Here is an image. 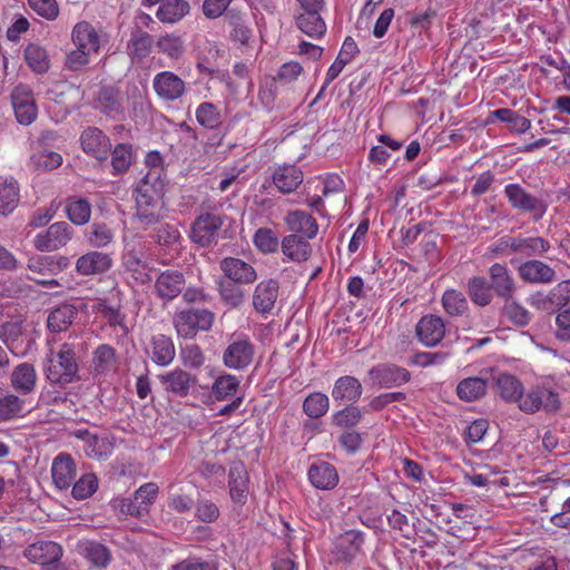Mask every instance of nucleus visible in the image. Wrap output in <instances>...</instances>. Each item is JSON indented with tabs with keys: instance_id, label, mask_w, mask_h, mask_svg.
<instances>
[{
	"instance_id": "nucleus-1",
	"label": "nucleus",
	"mask_w": 570,
	"mask_h": 570,
	"mask_svg": "<svg viewBox=\"0 0 570 570\" xmlns=\"http://www.w3.org/2000/svg\"><path fill=\"white\" fill-rule=\"evenodd\" d=\"M136 213L135 219L144 229L163 220L167 213L164 202V184L159 173L149 171L135 189Z\"/></svg>"
},
{
	"instance_id": "nucleus-2",
	"label": "nucleus",
	"mask_w": 570,
	"mask_h": 570,
	"mask_svg": "<svg viewBox=\"0 0 570 570\" xmlns=\"http://www.w3.org/2000/svg\"><path fill=\"white\" fill-rule=\"evenodd\" d=\"M45 374L51 384L59 386L78 382L80 376L75 345L63 343L57 352L51 351L47 357Z\"/></svg>"
},
{
	"instance_id": "nucleus-3",
	"label": "nucleus",
	"mask_w": 570,
	"mask_h": 570,
	"mask_svg": "<svg viewBox=\"0 0 570 570\" xmlns=\"http://www.w3.org/2000/svg\"><path fill=\"white\" fill-rule=\"evenodd\" d=\"M215 314L207 308H186L174 315L173 322L178 336L193 338L197 332L212 328Z\"/></svg>"
},
{
	"instance_id": "nucleus-4",
	"label": "nucleus",
	"mask_w": 570,
	"mask_h": 570,
	"mask_svg": "<svg viewBox=\"0 0 570 570\" xmlns=\"http://www.w3.org/2000/svg\"><path fill=\"white\" fill-rule=\"evenodd\" d=\"M223 224V215L212 212L200 213L191 223L189 238L199 247H213L218 243Z\"/></svg>"
},
{
	"instance_id": "nucleus-5",
	"label": "nucleus",
	"mask_w": 570,
	"mask_h": 570,
	"mask_svg": "<svg viewBox=\"0 0 570 570\" xmlns=\"http://www.w3.org/2000/svg\"><path fill=\"white\" fill-rule=\"evenodd\" d=\"M503 193L513 209L530 214L534 222L540 220L547 213V202L531 194L520 184H508Z\"/></svg>"
},
{
	"instance_id": "nucleus-6",
	"label": "nucleus",
	"mask_w": 570,
	"mask_h": 570,
	"mask_svg": "<svg viewBox=\"0 0 570 570\" xmlns=\"http://www.w3.org/2000/svg\"><path fill=\"white\" fill-rule=\"evenodd\" d=\"M255 355V345L244 334L232 335L223 353V363L226 367L242 371L247 368Z\"/></svg>"
},
{
	"instance_id": "nucleus-7",
	"label": "nucleus",
	"mask_w": 570,
	"mask_h": 570,
	"mask_svg": "<svg viewBox=\"0 0 570 570\" xmlns=\"http://www.w3.org/2000/svg\"><path fill=\"white\" fill-rule=\"evenodd\" d=\"M164 391L175 397L185 399L190 396L198 383V377L181 367L157 375Z\"/></svg>"
},
{
	"instance_id": "nucleus-8",
	"label": "nucleus",
	"mask_w": 570,
	"mask_h": 570,
	"mask_svg": "<svg viewBox=\"0 0 570 570\" xmlns=\"http://www.w3.org/2000/svg\"><path fill=\"white\" fill-rule=\"evenodd\" d=\"M72 236L73 229L67 222H57L36 235L33 246L39 252H55L65 247Z\"/></svg>"
},
{
	"instance_id": "nucleus-9",
	"label": "nucleus",
	"mask_w": 570,
	"mask_h": 570,
	"mask_svg": "<svg viewBox=\"0 0 570 570\" xmlns=\"http://www.w3.org/2000/svg\"><path fill=\"white\" fill-rule=\"evenodd\" d=\"M10 98L17 121L23 126L31 125L38 115L32 89L28 85L19 83L11 91Z\"/></svg>"
},
{
	"instance_id": "nucleus-10",
	"label": "nucleus",
	"mask_w": 570,
	"mask_h": 570,
	"mask_svg": "<svg viewBox=\"0 0 570 570\" xmlns=\"http://www.w3.org/2000/svg\"><path fill=\"white\" fill-rule=\"evenodd\" d=\"M518 403L519 409L527 414H533L540 410L556 412L560 407L558 394L541 387L531 389L527 393L522 392Z\"/></svg>"
},
{
	"instance_id": "nucleus-11",
	"label": "nucleus",
	"mask_w": 570,
	"mask_h": 570,
	"mask_svg": "<svg viewBox=\"0 0 570 570\" xmlns=\"http://www.w3.org/2000/svg\"><path fill=\"white\" fill-rule=\"evenodd\" d=\"M368 376L372 384L381 389L399 387L411 380V373L405 367L393 363H382L373 366L368 371Z\"/></svg>"
},
{
	"instance_id": "nucleus-12",
	"label": "nucleus",
	"mask_w": 570,
	"mask_h": 570,
	"mask_svg": "<svg viewBox=\"0 0 570 570\" xmlns=\"http://www.w3.org/2000/svg\"><path fill=\"white\" fill-rule=\"evenodd\" d=\"M364 543V533L348 530L340 534L334 541L333 556L337 562L350 564L361 553Z\"/></svg>"
},
{
	"instance_id": "nucleus-13",
	"label": "nucleus",
	"mask_w": 570,
	"mask_h": 570,
	"mask_svg": "<svg viewBox=\"0 0 570 570\" xmlns=\"http://www.w3.org/2000/svg\"><path fill=\"white\" fill-rule=\"evenodd\" d=\"M94 107L111 119H120L125 115L122 94L119 88L111 85L100 87Z\"/></svg>"
},
{
	"instance_id": "nucleus-14",
	"label": "nucleus",
	"mask_w": 570,
	"mask_h": 570,
	"mask_svg": "<svg viewBox=\"0 0 570 570\" xmlns=\"http://www.w3.org/2000/svg\"><path fill=\"white\" fill-rule=\"evenodd\" d=\"M491 379V372L482 370L479 376H469L461 380L455 387L456 396L466 403L481 400L488 393Z\"/></svg>"
},
{
	"instance_id": "nucleus-15",
	"label": "nucleus",
	"mask_w": 570,
	"mask_h": 570,
	"mask_svg": "<svg viewBox=\"0 0 570 570\" xmlns=\"http://www.w3.org/2000/svg\"><path fill=\"white\" fill-rule=\"evenodd\" d=\"M186 287V278L178 269H166L155 281V293L164 302L178 297Z\"/></svg>"
},
{
	"instance_id": "nucleus-16",
	"label": "nucleus",
	"mask_w": 570,
	"mask_h": 570,
	"mask_svg": "<svg viewBox=\"0 0 570 570\" xmlns=\"http://www.w3.org/2000/svg\"><path fill=\"white\" fill-rule=\"evenodd\" d=\"M153 88L164 101H175L186 92L185 81L173 71H161L155 75Z\"/></svg>"
},
{
	"instance_id": "nucleus-17",
	"label": "nucleus",
	"mask_w": 570,
	"mask_h": 570,
	"mask_svg": "<svg viewBox=\"0 0 570 570\" xmlns=\"http://www.w3.org/2000/svg\"><path fill=\"white\" fill-rule=\"evenodd\" d=\"M219 267L224 274L223 278L242 285L253 284L257 278L255 268L240 258L225 257L220 261Z\"/></svg>"
},
{
	"instance_id": "nucleus-18",
	"label": "nucleus",
	"mask_w": 570,
	"mask_h": 570,
	"mask_svg": "<svg viewBox=\"0 0 570 570\" xmlns=\"http://www.w3.org/2000/svg\"><path fill=\"white\" fill-rule=\"evenodd\" d=\"M111 266L112 258L109 254L90 250L76 261L75 269L80 276H95L108 272Z\"/></svg>"
},
{
	"instance_id": "nucleus-19",
	"label": "nucleus",
	"mask_w": 570,
	"mask_h": 570,
	"mask_svg": "<svg viewBox=\"0 0 570 570\" xmlns=\"http://www.w3.org/2000/svg\"><path fill=\"white\" fill-rule=\"evenodd\" d=\"M304 174L294 164L277 166L272 174V183L284 195L294 193L303 183Z\"/></svg>"
},
{
	"instance_id": "nucleus-20",
	"label": "nucleus",
	"mask_w": 570,
	"mask_h": 570,
	"mask_svg": "<svg viewBox=\"0 0 570 570\" xmlns=\"http://www.w3.org/2000/svg\"><path fill=\"white\" fill-rule=\"evenodd\" d=\"M416 336L425 346L433 347L444 337L445 324L442 317L438 315L423 316L415 327Z\"/></svg>"
},
{
	"instance_id": "nucleus-21",
	"label": "nucleus",
	"mask_w": 570,
	"mask_h": 570,
	"mask_svg": "<svg viewBox=\"0 0 570 570\" xmlns=\"http://www.w3.org/2000/svg\"><path fill=\"white\" fill-rule=\"evenodd\" d=\"M284 224L291 234H299L302 237L313 239L318 233L316 219L305 210H289L284 217Z\"/></svg>"
},
{
	"instance_id": "nucleus-22",
	"label": "nucleus",
	"mask_w": 570,
	"mask_h": 570,
	"mask_svg": "<svg viewBox=\"0 0 570 570\" xmlns=\"http://www.w3.org/2000/svg\"><path fill=\"white\" fill-rule=\"evenodd\" d=\"M279 284L269 278L259 282L253 294V306L261 314H268L275 306L278 297Z\"/></svg>"
},
{
	"instance_id": "nucleus-23",
	"label": "nucleus",
	"mask_w": 570,
	"mask_h": 570,
	"mask_svg": "<svg viewBox=\"0 0 570 570\" xmlns=\"http://www.w3.org/2000/svg\"><path fill=\"white\" fill-rule=\"evenodd\" d=\"M81 146L86 154L96 157L99 160L107 159L108 151L111 148L110 139L97 127H89L83 130Z\"/></svg>"
},
{
	"instance_id": "nucleus-24",
	"label": "nucleus",
	"mask_w": 570,
	"mask_h": 570,
	"mask_svg": "<svg viewBox=\"0 0 570 570\" xmlns=\"http://www.w3.org/2000/svg\"><path fill=\"white\" fill-rule=\"evenodd\" d=\"M489 275L492 291L504 301L512 299L515 292V282L508 267L495 263L490 267Z\"/></svg>"
},
{
	"instance_id": "nucleus-25",
	"label": "nucleus",
	"mask_w": 570,
	"mask_h": 570,
	"mask_svg": "<svg viewBox=\"0 0 570 570\" xmlns=\"http://www.w3.org/2000/svg\"><path fill=\"white\" fill-rule=\"evenodd\" d=\"M519 276L528 283L549 284L556 281V271L548 264L531 259L519 266Z\"/></svg>"
},
{
	"instance_id": "nucleus-26",
	"label": "nucleus",
	"mask_w": 570,
	"mask_h": 570,
	"mask_svg": "<svg viewBox=\"0 0 570 570\" xmlns=\"http://www.w3.org/2000/svg\"><path fill=\"white\" fill-rule=\"evenodd\" d=\"M307 474L311 483L320 490H332L340 480L335 466L326 461L314 462Z\"/></svg>"
},
{
	"instance_id": "nucleus-27",
	"label": "nucleus",
	"mask_w": 570,
	"mask_h": 570,
	"mask_svg": "<svg viewBox=\"0 0 570 570\" xmlns=\"http://www.w3.org/2000/svg\"><path fill=\"white\" fill-rule=\"evenodd\" d=\"M229 494L238 504H245L248 495V475L243 462H234L228 473Z\"/></svg>"
},
{
	"instance_id": "nucleus-28",
	"label": "nucleus",
	"mask_w": 570,
	"mask_h": 570,
	"mask_svg": "<svg viewBox=\"0 0 570 570\" xmlns=\"http://www.w3.org/2000/svg\"><path fill=\"white\" fill-rule=\"evenodd\" d=\"M51 475L53 483L60 490L68 489L76 476L75 461L68 453L58 454L51 466Z\"/></svg>"
},
{
	"instance_id": "nucleus-29",
	"label": "nucleus",
	"mask_w": 570,
	"mask_h": 570,
	"mask_svg": "<svg viewBox=\"0 0 570 570\" xmlns=\"http://www.w3.org/2000/svg\"><path fill=\"white\" fill-rule=\"evenodd\" d=\"M23 556L33 563L43 566L50 561H58L62 557V548L53 541H38L28 546Z\"/></svg>"
},
{
	"instance_id": "nucleus-30",
	"label": "nucleus",
	"mask_w": 570,
	"mask_h": 570,
	"mask_svg": "<svg viewBox=\"0 0 570 570\" xmlns=\"http://www.w3.org/2000/svg\"><path fill=\"white\" fill-rule=\"evenodd\" d=\"M37 377V372L32 364L27 362L21 363L11 372V386L20 394H30L36 387Z\"/></svg>"
},
{
	"instance_id": "nucleus-31",
	"label": "nucleus",
	"mask_w": 570,
	"mask_h": 570,
	"mask_svg": "<svg viewBox=\"0 0 570 570\" xmlns=\"http://www.w3.org/2000/svg\"><path fill=\"white\" fill-rule=\"evenodd\" d=\"M362 392L361 382L354 376L345 375L336 380L332 390V397L336 402L353 404L361 397Z\"/></svg>"
},
{
	"instance_id": "nucleus-32",
	"label": "nucleus",
	"mask_w": 570,
	"mask_h": 570,
	"mask_svg": "<svg viewBox=\"0 0 570 570\" xmlns=\"http://www.w3.org/2000/svg\"><path fill=\"white\" fill-rule=\"evenodd\" d=\"M283 254L293 262H305L312 255L309 239L299 234H289L282 239Z\"/></svg>"
},
{
	"instance_id": "nucleus-33",
	"label": "nucleus",
	"mask_w": 570,
	"mask_h": 570,
	"mask_svg": "<svg viewBox=\"0 0 570 570\" xmlns=\"http://www.w3.org/2000/svg\"><path fill=\"white\" fill-rule=\"evenodd\" d=\"M78 315V308L72 304H61L50 311L47 327L51 333H61L69 328Z\"/></svg>"
},
{
	"instance_id": "nucleus-34",
	"label": "nucleus",
	"mask_w": 570,
	"mask_h": 570,
	"mask_svg": "<svg viewBox=\"0 0 570 570\" xmlns=\"http://www.w3.org/2000/svg\"><path fill=\"white\" fill-rule=\"evenodd\" d=\"M176 355L173 340L164 334H157L150 341L151 361L159 366L169 365Z\"/></svg>"
},
{
	"instance_id": "nucleus-35",
	"label": "nucleus",
	"mask_w": 570,
	"mask_h": 570,
	"mask_svg": "<svg viewBox=\"0 0 570 570\" xmlns=\"http://www.w3.org/2000/svg\"><path fill=\"white\" fill-rule=\"evenodd\" d=\"M118 366L116 348L109 344H100L92 352V370L96 375H106Z\"/></svg>"
},
{
	"instance_id": "nucleus-36",
	"label": "nucleus",
	"mask_w": 570,
	"mask_h": 570,
	"mask_svg": "<svg viewBox=\"0 0 570 570\" xmlns=\"http://www.w3.org/2000/svg\"><path fill=\"white\" fill-rule=\"evenodd\" d=\"M72 42L77 48L89 53H97L100 47L98 33L87 21H81L73 27Z\"/></svg>"
},
{
	"instance_id": "nucleus-37",
	"label": "nucleus",
	"mask_w": 570,
	"mask_h": 570,
	"mask_svg": "<svg viewBox=\"0 0 570 570\" xmlns=\"http://www.w3.org/2000/svg\"><path fill=\"white\" fill-rule=\"evenodd\" d=\"M158 492L155 483H146L141 485L127 503L122 504V510L131 515H140L142 511L154 501Z\"/></svg>"
},
{
	"instance_id": "nucleus-38",
	"label": "nucleus",
	"mask_w": 570,
	"mask_h": 570,
	"mask_svg": "<svg viewBox=\"0 0 570 570\" xmlns=\"http://www.w3.org/2000/svg\"><path fill=\"white\" fill-rule=\"evenodd\" d=\"M494 382L499 395L508 403H517L522 396L523 384L512 374L501 373L491 379Z\"/></svg>"
},
{
	"instance_id": "nucleus-39",
	"label": "nucleus",
	"mask_w": 570,
	"mask_h": 570,
	"mask_svg": "<svg viewBox=\"0 0 570 570\" xmlns=\"http://www.w3.org/2000/svg\"><path fill=\"white\" fill-rule=\"evenodd\" d=\"M224 22L229 28V37L233 41L247 45L252 37V29L247 26L245 17L235 9H229L224 14Z\"/></svg>"
},
{
	"instance_id": "nucleus-40",
	"label": "nucleus",
	"mask_w": 570,
	"mask_h": 570,
	"mask_svg": "<svg viewBox=\"0 0 570 570\" xmlns=\"http://www.w3.org/2000/svg\"><path fill=\"white\" fill-rule=\"evenodd\" d=\"M216 285L222 302L229 308H238L245 302L244 285L222 277L217 279Z\"/></svg>"
},
{
	"instance_id": "nucleus-41",
	"label": "nucleus",
	"mask_w": 570,
	"mask_h": 570,
	"mask_svg": "<svg viewBox=\"0 0 570 570\" xmlns=\"http://www.w3.org/2000/svg\"><path fill=\"white\" fill-rule=\"evenodd\" d=\"M190 11V4L186 0H164L159 6L156 17L164 23H176Z\"/></svg>"
},
{
	"instance_id": "nucleus-42",
	"label": "nucleus",
	"mask_w": 570,
	"mask_h": 570,
	"mask_svg": "<svg viewBox=\"0 0 570 570\" xmlns=\"http://www.w3.org/2000/svg\"><path fill=\"white\" fill-rule=\"evenodd\" d=\"M153 45V37L141 28L136 27L130 33V40L127 46L128 53L135 59L142 60L150 55Z\"/></svg>"
},
{
	"instance_id": "nucleus-43",
	"label": "nucleus",
	"mask_w": 570,
	"mask_h": 570,
	"mask_svg": "<svg viewBox=\"0 0 570 570\" xmlns=\"http://www.w3.org/2000/svg\"><path fill=\"white\" fill-rule=\"evenodd\" d=\"M19 203V186L12 177H0V214L13 212Z\"/></svg>"
},
{
	"instance_id": "nucleus-44",
	"label": "nucleus",
	"mask_w": 570,
	"mask_h": 570,
	"mask_svg": "<svg viewBox=\"0 0 570 570\" xmlns=\"http://www.w3.org/2000/svg\"><path fill=\"white\" fill-rule=\"evenodd\" d=\"M80 553L94 566L106 568L110 560V550L97 541H85L79 544Z\"/></svg>"
},
{
	"instance_id": "nucleus-45",
	"label": "nucleus",
	"mask_w": 570,
	"mask_h": 570,
	"mask_svg": "<svg viewBox=\"0 0 570 570\" xmlns=\"http://www.w3.org/2000/svg\"><path fill=\"white\" fill-rule=\"evenodd\" d=\"M468 294L480 306H488L492 301V288L484 277L473 276L468 281Z\"/></svg>"
},
{
	"instance_id": "nucleus-46",
	"label": "nucleus",
	"mask_w": 570,
	"mask_h": 570,
	"mask_svg": "<svg viewBox=\"0 0 570 570\" xmlns=\"http://www.w3.org/2000/svg\"><path fill=\"white\" fill-rule=\"evenodd\" d=\"M296 24L302 32L312 38H320L326 31V24L320 12L299 13Z\"/></svg>"
},
{
	"instance_id": "nucleus-47",
	"label": "nucleus",
	"mask_w": 570,
	"mask_h": 570,
	"mask_svg": "<svg viewBox=\"0 0 570 570\" xmlns=\"http://www.w3.org/2000/svg\"><path fill=\"white\" fill-rule=\"evenodd\" d=\"M24 59L29 68L36 73H46L50 68L48 53L39 45H28L24 49Z\"/></svg>"
},
{
	"instance_id": "nucleus-48",
	"label": "nucleus",
	"mask_w": 570,
	"mask_h": 570,
	"mask_svg": "<svg viewBox=\"0 0 570 570\" xmlns=\"http://www.w3.org/2000/svg\"><path fill=\"white\" fill-rule=\"evenodd\" d=\"M150 237L159 246L171 247L179 243L181 235L178 228L169 223H161V220L153 225Z\"/></svg>"
},
{
	"instance_id": "nucleus-49",
	"label": "nucleus",
	"mask_w": 570,
	"mask_h": 570,
	"mask_svg": "<svg viewBox=\"0 0 570 570\" xmlns=\"http://www.w3.org/2000/svg\"><path fill=\"white\" fill-rule=\"evenodd\" d=\"M442 305L450 316H462L469 309L465 295L456 289H446L443 293Z\"/></svg>"
},
{
	"instance_id": "nucleus-50",
	"label": "nucleus",
	"mask_w": 570,
	"mask_h": 570,
	"mask_svg": "<svg viewBox=\"0 0 570 570\" xmlns=\"http://www.w3.org/2000/svg\"><path fill=\"white\" fill-rule=\"evenodd\" d=\"M492 116L497 119L507 122L511 131L523 134L531 128V121L517 114L512 109L501 108L492 111Z\"/></svg>"
},
{
	"instance_id": "nucleus-51",
	"label": "nucleus",
	"mask_w": 570,
	"mask_h": 570,
	"mask_svg": "<svg viewBox=\"0 0 570 570\" xmlns=\"http://www.w3.org/2000/svg\"><path fill=\"white\" fill-rule=\"evenodd\" d=\"M68 218L76 225H85L91 216V206L83 198H70L66 206Z\"/></svg>"
},
{
	"instance_id": "nucleus-52",
	"label": "nucleus",
	"mask_w": 570,
	"mask_h": 570,
	"mask_svg": "<svg viewBox=\"0 0 570 570\" xmlns=\"http://www.w3.org/2000/svg\"><path fill=\"white\" fill-rule=\"evenodd\" d=\"M361 420L362 411L357 406L350 404L335 412L332 415L331 423L340 429L352 430L361 422Z\"/></svg>"
},
{
	"instance_id": "nucleus-53",
	"label": "nucleus",
	"mask_w": 570,
	"mask_h": 570,
	"mask_svg": "<svg viewBox=\"0 0 570 570\" xmlns=\"http://www.w3.org/2000/svg\"><path fill=\"white\" fill-rule=\"evenodd\" d=\"M134 159L132 147L129 144H118L111 154V166L115 175L126 173Z\"/></svg>"
},
{
	"instance_id": "nucleus-54",
	"label": "nucleus",
	"mask_w": 570,
	"mask_h": 570,
	"mask_svg": "<svg viewBox=\"0 0 570 570\" xmlns=\"http://www.w3.org/2000/svg\"><path fill=\"white\" fill-rule=\"evenodd\" d=\"M86 238L90 246L101 248L114 239V232L104 223H94L86 230Z\"/></svg>"
},
{
	"instance_id": "nucleus-55",
	"label": "nucleus",
	"mask_w": 570,
	"mask_h": 570,
	"mask_svg": "<svg viewBox=\"0 0 570 570\" xmlns=\"http://www.w3.org/2000/svg\"><path fill=\"white\" fill-rule=\"evenodd\" d=\"M330 407V400L327 395L321 392L309 394L304 403L303 411L311 419H320L325 415Z\"/></svg>"
},
{
	"instance_id": "nucleus-56",
	"label": "nucleus",
	"mask_w": 570,
	"mask_h": 570,
	"mask_svg": "<svg viewBox=\"0 0 570 570\" xmlns=\"http://www.w3.org/2000/svg\"><path fill=\"white\" fill-rule=\"evenodd\" d=\"M196 120L197 122L207 128V129H216L222 122V115L217 107L212 102H202L196 109Z\"/></svg>"
},
{
	"instance_id": "nucleus-57",
	"label": "nucleus",
	"mask_w": 570,
	"mask_h": 570,
	"mask_svg": "<svg viewBox=\"0 0 570 570\" xmlns=\"http://www.w3.org/2000/svg\"><path fill=\"white\" fill-rule=\"evenodd\" d=\"M240 381L232 374L218 376L212 387V393L218 401H224L236 394Z\"/></svg>"
},
{
	"instance_id": "nucleus-58",
	"label": "nucleus",
	"mask_w": 570,
	"mask_h": 570,
	"mask_svg": "<svg viewBox=\"0 0 570 570\" xmlns=\"http://www.w3.org/2000/svg\"><path fill=\"white\" fill-rule=\"evenodd\" d=\"M549 311L560 312L569 305L570 302V281H562L548 293Z\"/></svg>"
},
{
	"instance_id": "nucleus-59",
	"label": "nucleus",
	"mask_w": 570,
	"mask_h": 570,
	"mask_svg": "<svg viewBox=\"0 0 570 570\" xmlns=\"http://www.w3.org/2000/svg\"><path fill=\"white\" fill-rule=\"evenodd\" d=\"M256 248L264 254L276 253L279 246L277 234L267 227L258 228L253 237Z\"/></svg>"
},
{
	"instance_id": "nucleus-60",
	"label": "nucleus",
	"mask_w": 570,
	"mask_h": 570,
	"mask_svg": "<svg viewBox=\"0 0 570 570\" xmlns=\"http://www.w3.org/2000/svg\"><path fill=\"white\" fill-rule=\"evenodd\" d=\"M92 311L95 313L101 314L104 318L107 320L109 326H119L124 330V332L128 331L125 324L126 316L121 313L120 306H111L107 304L106 301H99L92 306Z\"/></svg>"
},
{
	"instance_id": "nucleus-61",
	"label": "nucleus",
	"mask_w": 570,
	"mask_h": 570,
	"mask_svg": "<svg viewBox=\"0 0 570 570\" xmlns=\"http://www.w3.org/2000/svg\"><path fill=\"white\" fill-rule=\"evenodd\" d=\"M24 410V402L14 394L0 397V421H8L19 416Z\"/></svg>"
},
{
	"instance_id": "nucleus-62",
	"label": "nucleus",
	"mask_w": 570,
	"mask_h": 570,
	"mask_svg": "<svg viewBox=\"0 0 570 570\" xmlns=\"http://www.w3.org/2000/svg\"><path fill=\"white\" fill-rule=\"evenodd\" d=\"M502 314L517 326H525L531 321L529 311L517 302L504 301Z\"/></svg>"
},
{
	"instance_id": "nucleus-63",
	"label": "nucleus",
	"mask_w": 570,
	"mask_h": 570,
	"mask_svg": "<svg viewBox=\"0 0 570 570\" xmlns=\"http://www.w3.org/2000/svg\"><path fill=\"white\" fill-rule=\"evenodd\" d=\"M98 488V479L92 473L83 474L72 488V497L77 500H85L91 497Z\"/></svg>"
},
{
	"instance_id": "nucleus-64",
	"label": "nucleus",
	"mask_w": 570,
	"mask_h": 570,
	"mask_svg": "<svg viewBox=\"0 0 570 570\" xmlns=\"http://www.w3.org/2000/svg\"><path fill=\"white\" fill-rule=\"evenodd\" d=\"M168 570H218V564L202 558H186L173 564Z\"/></svg>"
}]
</instances>
